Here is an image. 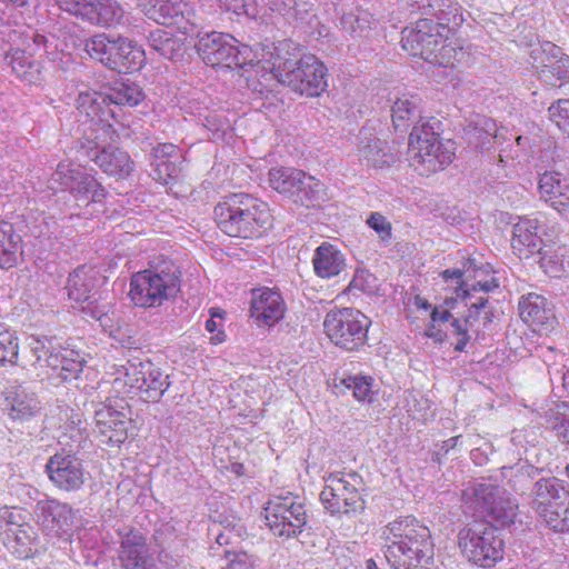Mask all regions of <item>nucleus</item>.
<instances>
[{"instance_id": "39448f33", "label": "nucleus", "mask_w": 569, "mask_h": 569, "mask_svg": "<svg viewBox=\"0 0 569 569\" xmlns=\"http://www.w3.org/2000/svg\"><path fill=\"white\" fill-rule=\"evenodd\" d=\"M181 271L171 260H162L138 271L130 279L129 297L136 307L158 308L180 292Z\"/></svg>"}, {"instance_id": "79ce46f5", "label": "nucleus", "mask_w": 569, "mask_h": 569, "mask_svg": "<svg viewBox=\"0 0 569 569\" xmlns=\"http://www.w3.org/2000/svg\"><path fill=\"white\" fill-rule=\"evenodd\" d=\"M541 471V469L523 461L510 467H503L502 476L510 489L519 495H525L530 488H532V480Z\"/></svg>"}, {"instance_id": "0eeeda50", "label": "nucleus", "mask_w": 569, "mask_h": 569, "mask_svg": "<svg viewBox=\"0 0 569 569\" xmlns=\"http://www.w3.org/2000/svg\"><path fill=\"white\" fill-rule=\"evenodd\" d=\"M113 387L123 393L139 397L146 402H159L171 386L169 375L149 359L127 361L117 370Z\"/></svg>"}, {"instance_id": "72a5a7b5", "label": "nucleus", "mask_w": 569, "mask_h": 569, "mask_svg": "<svg viewBox=\"0 0 569 569\" xmlns=\"http://www.w3.org/2000/svg\"><path fill=\"white\" fill-rule=\"evenodd\" d=\"M22 254V238L11 222L0 220V268L16 267Z\"/></svg>"}, {"instance_id": "58836bf2", "label": "nucleus", "mask_w": 569, "mask_h": 569, "mask_svg": "<svg viewBox=\"0 0 569 569\" xmlns=\"http://www.w3.org/2000/svg\"><path fill=\"white\" fill-rule=\"evenodd\" d=\"M77 109L88 118L89 123H104L113 111L108 108L107 94L101 92H80L76 100Z\"/></svg>"}, {"instance_id": "6ab92c4d", "label": "nucleus", "mask_w": 569, "mask_h": 569, "mask_svg": "<svg viewBox=\"0 0 569 569\" xmlns=\"http://www.w3.org/2000/svg\"><path fill=\"white\" fill-rule=\"evenodd\" d=\"M36 516L47 535L70 536L74 527V511L67 502L57 499L39 500L36 505Z\"/></svg>"}, {"instance_id": "49530a36", "label": "nucleus", "mask_w": 569, "mask_h": 569, "mask_svg": "<svg viewBox=\"0 0 569 569\" xmlns=\"http://www.w3.org/2000/svg\"><path fill=\"white\" fill-rule=\"evenodd\" d=\"M301 176L302 171L299 169L288 167L272 168L268 173V180L273 190L289 199Z\"/></svg>"}, {"instance_id": "4468645a", "label": "nucleus", "mask_w": 569, "mask_h": 569, "mask_svg": "<svg viewBox=\"0 0 569 569\" xmlns=\"http://www.w3.org/2000/svg\"><path fill=\"white\" fill-rule=\"evenodd\" d=\"M83 21L103 29H117L129 36L144 33V20L134 16L118 0H93Z\"/></svg>"}, {"instance_id": "bb28decb", "label": "nucleus", "mask_w": 569, "mask_h": 569, "mask_svg": "<svg viewBox=\"0 0 569 569\" xmlns=\"http://www.w3.org/2000/svg\"><path fill=\"white\" fill-rule=\"evenodd\" d=\"M250 313L259 323L273 326L283 317V299L279 292L269 288L254 291Z\"/></svg>"}, {"instance_id": "a19ab883", "label": "nucleus", "mask_w": 569, "mask_h": 569, "mask_svg": "<svg viewBox=\"0 0 569 569\" xmlns=\"http://www.w3.org/2000/svg\"><path fill=\"white\" fill-rule=\"evenodd\" d=\"M341 490H347V481L337 479L333 481V485L323 488L320 493V500L323 507L331 513H339L351 518L355 512V499L353 497H341Z\"/></svg>"}, {"instance_id": "de8ad7c7", "label": "nucleus", "mask_w": 569, "mask_h": 569, "mask_svg": "<svg viewBox=\"0 0 569 569\" xmlns=\"http://www.w3.org/2000/svg\"><path fill=\"white\" fill-rule=\"evenodd\" d=\"M517 511L518 502L505 491V493H500L498 499H496L492 511H490L488 518L500 526H507L513 523Z\"/></svg>"}, {"instance_id": "b1692460", "label": "nucleus", "mask_w": 569, "mask_h": 569, "mask_svg": "<svg viewBox=\"0 0 569 569\" xmlns=\"http://www.w3.org/2000/svg\"><path fill=\"white\" fill-rule=\"evenodd\" d=\"M323 327L330 340L341 349L356 348V316L352 308H343L327 315Z\"/></svg>"}, {"instance_id": "f8f14e48", "label": "nucleus", "mask_w": 569, "mask_h": 569, "mask_svg": "<svg viewBox=\"0 0 569 569\" xmlns=\"http://www.w3.org/2000/svg\"><path fill=\"white\" fill-rule=\"evenodd\" d=\"M263 511L267 526L279 538H298L307 525L305 505L291 493L270 497Z\"/></svg>"}, {"instance_id": "2f4dec72", "label": "nucleus", "mask_w": 569, "mask_h": 569, "mask_svg": "<svg viewBox=\"0 0 569 569\" xmlns=\"http://www.w3.org/2000/svg\"><path fill=\"white\" fill-rule=\"evenodd\" d=\"M9 416L12 420L27 421L37 416L41 409L37 396L28 392L22 386L12 387L7 392Z\"/></svg>"}, {"instance_id": "1a4fd4ad", "label": "nucleus", "mask_w": 569, "mask_h": 569, "mask_svg": "<svg viewBox=\"0 0 569 569\" xmlns=\"http://www.w3.org/2000/svg\"><path fill=\"white\" fill-rule=\"evenodd\" d=\"M256 48L241 44L229 33L217 31L198 32L197 42L194 44L198 54L203 62L211 67L243 68L253 62H261L260 46Z\"/></svg>"}, {"instance_id": "774afa93", "label": "nucleus", "mask_w": 569, "mask_h": 569, "mask_svg": "<svg viewBox=\"0 0 569 569\" xmlns=\"http://www.w3.org/2000/svg\"><path fill=\"white\" fill-rule=\"evenodd\" d=\"M240 7L234 6L237 13H244L247 16H256L258 13L257 8L262 7L261 0H241Z\"/></svg>"}, {"instance_id": "a211bd4d", "label": "nucleus", "mask_w": 569, "mask_h": 569, "mask_svg": "<svg viewBox=\"0 0 569 569\" xmlns=\"http://www.w3.org/2000/svg\"><path fill=\"white\" fill-rule=\"evenodd\" d=\"M96 281V272L82 266L69 274L66 289L70 300L77 303L87 302L91 317L100 320L108 313L109 306L97 305L101 295L94 291Z\"/></svg>"}, {"instance_id": "c9c22d12", "label": "nucleus", "mask_w": 569, "mask_h": 569, "mask_svg": "<svg viewBox=\"0 0 569 569\" xmlns=\"http://www.w3.org/2000/svg\"><path fill=\"white\" fill-rule=\"evenodd\" d=\"M32 57L33 52L26 49H12L6 54L4 60L17 78L28 83H37L41 80L40 63Z\"/></svg>"}, {"instance_id": "20e7f679", "label": "nucleus", "mask_w": 569, "mask_h": 569, "mask_svg": "<svg viewBox=\"0 0 569 569\" xmlns=\"http://www.w3.org/2000/svg\"><path fill=\"white\" fill-rule=\"evenodd\" d=\"M216 223L229 237L257 239L272 228L268 204L248 193H232L218 202L213 210Z\"/></svg>"}, {"instance_id": "37998d69", "label": "nucleus", "mask_w": 569, "mask_h": 569, "mask_svg": "<svg viewBox=\"0 0 569 569\" xmlns=\"http://www.w3.org/2000/svg\"><path fill=\"white\" fill-rule=\"evenodd\" d=\"M148 40L151 48L166 59L176 60L183 56L184 47L182 39L174 37L168 31L161 29L151 31Z\"/></svg>"}, {"instance_id": "864d4df0", "label": "nucleus", "mask_w": 569, "mask_h": 569, "mask_svg": "<svg viewBox=\"0 0 569 569\" xmlns=\"http://www.w3.org/2000/svg\"><path fill=\"white\" fill-rule=\"evenodd\" d=\"M29 525L21 509L13 507L0 508V539Z\"/></svg>"}, {"instance_id": "a18cd8bd", "label": "nucleus", "mask_w": 569, "mask_h": 569, "mask_svg": "<svg viewBox=\"0 0 569 569\" xmlns=\"http://www.w3.org/2000/svg\"><path fill=\"white\" fill-rule=\"evenodd\" d=\"M156 545L159 547L158 560L166 569H176L178 566V556H172L169 550L174 549L173 543L177 540L174 529L170 525H163L156 530L153 535Z\"/></svg>"}, {"instance_id": "052dcab7", "label": "nucleus", "mask_w": 569, "mask_h": 569, "mask_svg": "<svg viewBox=\"0 0 569 569\" xmlns=\"http://www.w3.org/2000/svg\"><path fill=\"white\" fill-rule=\"evenodd\" d=\"M366 222L379 234L381 240H388L391 238V224L381 213L371 212Z\"/></svg>"}, {"instance_id": "6e6552de", "label": "nucleus", "mask_w": 569, "mask_h": 569, "mask_svg": "<svg viewBox=\"0 0 569 569\" xmlns=\"http://www.w3.org/2000/svg\"><path fill=\"white\" fill-rule=\"evenodd\" d=\"M29 351L36 368H49L63 381L77 379L83 370L84 357L56 336H30Z\"/></svg>"}, {"instance_id": "cd10ccee", "label": "nucleus", "mask_w": 569, "mask_h": 569, "mask_svg": "<svg viewBox=\"0 0 569 569\" xmlns=\"http://www.w3.org/2000/svg\"><path fill=\"white\" fill-rule=\"evenodd\" d=\"M540 228L537 218L522 217L512 226L511 248L520 259L529 258L542 249L541 238L538 233Z\"/></svg>"}, {"instance_id": "6e6d98bb", "label": "nucleus", "mask_w": 569, "mask_h": 569, "mask_svg": "<svg viewBox=\"0 0 569 569\" xmlns=\"http://www.w3.org/2000/svg\"><path fill=\"white\" fill-rule=\"evenodd\" d=\"M549 119L569 137V99H559L549 109Z\"/></svg>"}, {"instance_id": "f3484780", "label": "nucleus", "mask_w": 569, "mask_h": 569, "mask_svg": "<svg viewBox=\"0 0 569 569\" xmlns=\"http://www.w3.org/2000/svg\"><path fill=\"white\" fill-rule=\"evenodd\" d=\"M97 137L86 136L77 141L78 159L93 161L106 174L126 178L133 170V161L122 149L114 146L100 147Z\"/></svg>"}, {"instance_id": "f704fd0d", "label": "nucleus", "mask_w": 569, "mask_h": 569, "mask_svg": "<svg viewBox=\"0 0 569 569\" xmlns=\"http://www.w3.org/2000/svg\"><path fill=\"white\" fill-rule=\"evenodd\" d=\"M379 399V388L373 378L358 375V413L363 418L377 420L383 411Z\"/></svg>"}, {"instance_id": "603ef678", "label": "nucleus", "mask_w": 569, "mask_h": 569, "mask_svg": "<svg viewBox=\"0 0 569 569\" xmlns=\"http://www.w3.org/2000/svg\"><path fill=\"white\" fill-rule=\"evenodd\" d=\"M540 519L555 532H569V497Z\"/></svg>"}, {"instance_id": "2eb2a0df", "label": "nucleus", "mask_w": 569, "mask_h": 569, "mask_svg": "<svg viewBox=\"0 0 569 569\" xmlns=\"http://www.w3.org/2000/svg\"><path fill=\"white\" fill-rule=\"evenodd\" d=\"M52 179L69 190L78 206L102 204L106 199L104 187L80 166L59 163Z\"/></svg>"}, {"instance_id": "473e14b6", "label": "nucleus", "mask_w": 569, "mask_h": 569, "mask_svg": "<svg viewBox=\"0 0 569 569\" xmlns=\"http://www.w3.org/2000/svg\"><path fill=\"white\" fill-rule=\"evenodd\" d=\"M142 12L159 24H174L183 16L182 0H139Z\"/></svg>"}, {"instance_id": "412c9836", "label": "nucleus", "mask_w": 569, "mask_h": 569, "mask_svg": "<svg viewBox=\"0 0 569 569\" xmlns=\"http://www.w3.org/2000/svg\"><path fill=\"white\" fill-rule=\"evenodd\" d=\"M519 315L532 331L540 335H548L557 325L552 303L538 293H529L520 299Z\"/></svg>"}, {"instance_id": "c03bdc74", "label": "nucleus", "mask_w": 569, "mask_h": 569, "mask_svg": "<svg viewBox=\"0 0 569 569\" xmlns=\"http://www.w3.org/2000/svg\"><path fill=\"white\" fill-rule=\"evenodd\" d=\"M107 94L108 106L110 103L117 106L136 107L144 99V92L139 84L129 80L116 82Z\"/></svg>"}, {"instance_id": "7ed1b4c3", "label": "nucleus", "mask_w": 569, "mask_h": 569, "mask_svg": "<svg viewBox=\"0 0 569 569\" xmlns=\"http://www.w3.org/2000/svg\"><path fill=\"white\" fill-rule=\"evenodd\" d=\"M382 536L385 558L395 569H429L433 563L435 545L429 528L408 516L389 522Z\"/></svg>"}, {"instance_id": "5701e85b", "label": "nucleus", "mask_w": 569, "mask_h": 569, "mask_svg": "<svg viewBox=\"0 0 569 569\" xmlns=\"http://www.w3.org/2000/svg\"><path fill=\"white\" fill-rule=\"evenodd\" d=\"M538 191L540 198L569 218V179L556 170L539 173Z\"/></svg>"}, {"instance_id": "f03ea898", "label": "nucleus", "mask_w": 569, "mask_h": 569, "mask_svg": "<svg viewBox=\"0 0 569 569\" xmlns=\"http://www.w3.org/2000/svg\"><path fill=\"white\" fill-rule=\"evenodd\" d=\"M417 6L422 17L402 31V48L429 62L437 57V47L463 23V9L456 0H419Z\"/></svg>"}, {"instance_id": "f257e3e1", "label": "nucleus", "mask_w": 569, "mask_h": 569, "mask_svg": "<svg viewBox=\"0 0 569 569\" xmlns=\"http://www.w3.org/2000/svg\"><path fill=\"white\" fill-rule=\"evenodd\" d=\"M260 60L269 64L277 81L307 97H319L328 87L327 68L313 54H301L290 39L260 46Z\"/></svg>"}, {"instance_id": "4c0bfd02", "label": "nucleus", "mask_w": 569, "mask_h": 569, "mask_svg": "<svg viewBox=\"0 0 569 569\" xmlns=\"http://www.w3.org/2000/svg\"><path fill=\"white\" fill-rule=\"evenodd\" d=\"M327 193L325 184L312 176L302 171L298 183L295 186L289 199L303 207H316L326 200Z\"/></svg>"}, {"instance_id": "a878e982", "label": "nucleus", "mask_w": 569, "mask_h": 569, "mask_svg": "<svg viewBox=\"0 0 569 569\" xmlns=\"http://www.w3.org/2000/svg\"><path fill=\"white\" fill-rule=\"evenodd\" d=\"M369 128L362 127L359 131L361 138L358 146V160L372 168L389 167L397 161V154L391 151L387 142L379 139Z\"/></svg>"}, {"instance_id": "4be33fe9", "label": "nucleus", "mask_w": 569, "mask_h": 569, "mask_svg": "<svg viewBox=\"0 0 569 569\" xmlns=\"http://www.w3.org/2000/svg\"><path fill=\"white\" fill-rule=\"evenodd\" d=\"M530 495L532 509L541 518L553 507L568 500L569 485L557 477L540 478L533 482Z\"/></svg>"}, {"instance_id": "bf43d9fd", "label": "nucleus", "mask_w": 569, "mask_h": 569, "mask_svg": "<svg viewBox=\"0 0 569 569\" xmlns=\"http://www.w3.org/2000/svg\"><path fill=\"white\" fill-rule=\"evenodd\" d=\"M262 7L269 8L273 12H278L286 19H297L299 14L298 3L296 0H261Z\"/></svg>"}, {"instance_id": "e2e57ef3", "label": "nucleus", "mask_w": 569, "mask_h": 569, "mask_svg": "<svg viewBox=\"0 0 569 569\" xmlns=\"http://www.w3.org/2000/svg\"><path fill=\"white\" fill-rule=\"evenodd\" d=\"M93 0H59L60 8L70 14L84 19V13L89 10Z\"/></svg>"}, {"instance_id": "13d9d810", "label": "nucleus", "mask_w": 569, "mask_h": 569, "mask_svg": "<svg viewBox=\"0 0 569 569\" xmlns=\"http://www.w3.org/2000/svg\"><path fill=\"white\" fill-rule=\"evenodd\" d=\"M177 159H170L162 162H151L153 167L152 178L163 184L169 183L170 180L176 179L180 173V168L176 162Z\"/></svg>"}, {"instance_id": "4d7b16f0", "label": "nucleus", "mask_w": 569, "mask_h": 569, "mask_svg": "<svg viewBox=\"0 0 569 569\" xmlns=\"http://www.w3.org/2000/svg\"><path fill=\"white\" fill-rule=\"evenodd\" d=\"M473 123H477L475 127V134L478 139L477 146H479L481 149L488 148L487 144L490 143V138H493L497 140L499 138V134L497 133V127L496 122L491 119L479 117L477 121Z\"/></svg>"}, {"instance_id": "0e129e2a", "label": "nucleus", "mask_w": 569, "mask_h": 569, "mask_svg": "<svg viewBox=\"0 0 569 569\" xmlns=\"http://www.w3.org/2000/svg\"><path fill=\"white\" fill-rule=\"evenodd\" d=\"M151 162H162L170 159H178V148L172 143H159L151 151Z\"/></svg>"}, {"instance_id": "423d86ee", "label": "nucleus", "mask_w": 569, "mask_h": 569, "mask_svg": "<svg viewBox=\"0 0 569 569\" xmlns=\"http://www.w3.org/2000/svg\"><path fill=\"white\" fill-rule=\"evenodd\" d=\"M435 123L416 124L409 136L410 166L420 176H430L446 169L455 159V141L440 138Z\"/></svg>"}, {"instance_id": "69168bd1", "label": "nucleus", "mask_w": 569, "mask_h": 569, "mask_svg": "<svg viewBox=\"0 0 569 569\" xmlns=\"http://www.w3.org/2000/svg\"><path fill=\"white\" fill-rule=\"evenodd\" d=\"M456 295L458 298H461L466 301V306H470L471 309H475L476 312H480L488 302V299L485 297H478L475 301H472L473 295L472 290L462 287V283L456 288Z\"/></svg>"}, {"instance_id": "c756f323", "label": "nucleus", "mask_w": 569, "mask_h": 569, "mask_svg": "<svg viewBox=\"0 0 569 569\" xmlns=\"http://www.w3.org/2000/svg\"><path fill=\"white\" fill-rule=\"evenodd\" d=\"M421 99L417 94L406 93L397 98L391 107V119L396 130L405 132L412 124L422 123Z\"/></svg>"}, {"instance_id": "7c9ffc66", "label": "nucleus", "mask_w": 569, "mask_h": 569, "mask_svg": "<svg viewBox=\"0 0 569 569\" xmlns=\"http://www.w3.org/2000/svg\"><path fill=\"white\" fill-rule=\"evenodd\" d=\"M312 266L318 277L329 279L345 269L346 259L336 246L322 242L313 252Z\"/></svg>"}, {"instance_id": "09e8293b", "label": "nucleus", "mask_w": 569, "mask_h": 569, "mask_svg": "<svg viewBox=\"0 0 569 569\" xmlns=\"http://www.w3.org/2000/svg\"><path fill=\"white\" fill-rule=\"evenodd\" d=\"M541 418L546 428L559 435L562 428L569 423V405L566 402H555L541 412Z\"/></svg>"}, {"instance_id": "3c124183", "label": "nucleus", "mask_w": 569, "mask_h": 569, "mask_svg": "<svg viewBox=\"0 0 569 569\" xmlns=\"http://www.w3.org/2000/svg\"><path fill=\"white\" fill-rule=\"evenodd\" d=\"M437 57H431L429 63L435 66H453L455 62L460 61L467 56L462 46H459L455 41H443L435 51Z\"/></svg>"}, {"instance_id": "aec40b11", "label": "nucleus", "mask_w": 569, "mask_h": 569, "mask_svg": "<svg viewBox=\"0 0 569 569\" xmlns=\"http://www.w3.org/2000/svg\"><path fill=\"white\" fill-rule=\"evenodd\" d=\"M120 535L118 559L122 569H159L142 532L131 529Z\"/></svg>"}, {"instance_id": "338daca9", "label": "nucleus", "mask_w": 569, "mask_h": 569, "mask_svg": "<svg viewBox=\"0 0 569 569\" xmlns=\"http://www.w3.org/2000/svg\"><path fill=\"white\" fill-rule=\"evenodd\" d=\"M378 286V279L368 270L358 268V290L372 293Z\"/></svg>"}, {"instance_id": "680f3d73", "label": "nucleus", "mask_w": 569, "mask_h": 569, "mask_svg": "<svg viewBox=\"0 0 569 569\" xmlns=\"http://www.w3.org/2000/svg\"><path fill=\"white\" fill-rule=\"evenodd\" d=\"M452 333L458 337L457 343L455 346V351L462 352L466 349L467 343L470 340L469 330L470 327L463 322V319H452L451 321Z\"/></svg>"}, {"instance_id": "ea45409f", "label": "nucleus", "mask_w": 569, "mask_h": 569, "mask_svg": "<svg viewBox=\"0 0 569 569\" xmlns=\"http://www.w3.org/2000/svg\"><path fill=\"white\" fill-rule=\"evenodd\" d=\"M539 263L545 273L552 278L569 276V248L566 246H545L539 250Z\"/></svg>"}, {"instance_id": "e433bc0d", "label": "nucleus", "mask_w": 569, "mask_h": 569, "mask_svg": "<svg viewBox=\"0 0 569 569\" xmlns=\"http://www.w3.org/2000/svg\"><path fill=\"white\" fill-rule=\"evenodd\" d=\"M505 489L492 483H478L463 492V501L469 508L482 517H488L492 511L496 499Z\"/></svg>"}, {"instance_id": "dca6fc26", "label": "nucleus", "mask_w": 569, "mask_h": 569, "mask_svg": "<svg viewBox=\"0 0 569 569\" xmlns=\"http://www.w3.org/2000/svg\"><path fill=\"white\" fill-rule=\"evenodd\" d=\"M44 471L51 483L64 492L81 490L89 478L82 459L67 448H61L47 460Z\"/></svg>"}, {"instance_id": "9d476101", "label": "nucleus", "mask_w": 569, "mask_h": 569, "mask_svg": "<svg viewBox=\"0 0 569 569\" xmlns=\"http://www.w3.org/2000/svg\"><path fill=\"white\" fill-rule=\"evenodd\" d=\"M84 50L90 58L119 73L139 70L144 62V51L121 34H93L84 41Z\"/></svg>"}, {"instance_id": "8fccbe9b", "label": "nucleus", "mask_w": 569, "mask_h": 569, "mask_svg": "<svg viewBox=\"0 0 569 569\" xmlns=\"http://www.w3.org/2000/svg\"><path fill=\"white\" fill-rule=\"evenodd\" d=\"M18 356V337L4 323L0 322V365H14L17 363Z\"/></svg>"}, {"instance_id": "5fc2aeb1", "label": "nucleus", "mask_w": 569, "mask_h": 569, "mask_svg": "<svg viewBox=\"0 0 569 569\" xmlns=\"http://www.w3.org/2000/svg\"><path fill=\"white\" fill-rule=\"evenodd\" d=\"M223 553L229 559L228 569H261L258 557L247 551L224 550Z\"/></svg>"}, {"instance_id": "c85d7f7f", "label": "nucleus", "mask_w": 569, "mask_h": 569, "mask_svg": "<svg viewBox=\"0 0 569 569\" xmlns=\"http://www.w3.org/2000/svg\"><path fill=\"white\" fill-rule=\"evenodd\" d=\"M8 551L18 559H29L40 553V538L30 523L0 539Z\"/></svg>"}, {"instance_id": "ddd939ff", "label": "nucleus", "mask_w": 569, "mask_h": 569, "mask_svg": "<svg viewBox=\"0 0 569 569\" xmlns=\"http://www.w3.org/2000/svg\"><path fill=\"white\" fill-rule=\"evenodd\" d=\"M94 419L100 441L109 446L120 447L133 431L132 410L123 399L101 405Z\"/></svg>"}, {"instance_id": "9b49d317", "label": "nucleus", "mask_w": 569, "mask_h": 569, "mask_svg": "<svg viewBox=\"0 0 569 569\" xmlns=\"http://www.w3.org/2000/svg\"><path fill=\"white\" fill-rule=\"evenodd\" d=\"M462 555L472 563L491 568L503 558V539L500 531L487 520H475L458 533Z\"/></svg>"}, {"instance_id": "393cba45", "label": "nucleus", "mask_w": 569, "mask_h": 569, "mask_svg": "<svg viewBox=\"0 0 569 569\" xmlns=\"http://www.w3.org/2000/svg\"><path fill=\"white\" fill-rule=\"evenodd\" d=\"M538 73L540 79L551 87H559L569 80V57L562 53L560 47L546 42L542 47Z\"/></svg>"}]
</instances>
